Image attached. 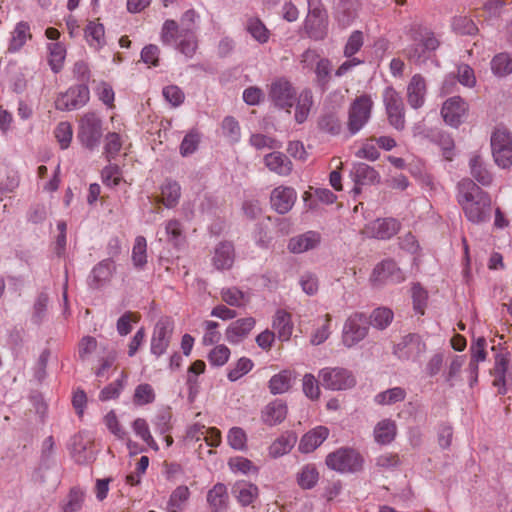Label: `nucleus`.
<instances>
[{"label": "nucleus", "mask_w": 512, "mask_h": 512, "mask_svg": "<svg viewBox=\"0 0 512 512\" xmlns=\"http://www.w3.org/2000/svg\"><path fill=\"white\" fill-rule=\"evenodd\" d=\"M457 189V201L470 222L479 224L490 219L491 198L487 192L469 178H463Z\"/></svg>", "instance_id": "1"}, {"label": "nucleus", "mask_w": 512, "mask_h": 512, "mask_svg": "<svg viewBox=\"0 0 512 512\" xmlns=\"http://www.w3.org/2000/svg\"><path fill=\"white\" fill-rule=\"evenodd\" d=\"M161 40L164 44H175L176 49L186 57H192L198 47L195 31L190 26L179 28L174 20H166L161 30Z\"/></svg>", "instance_id": "2"}, {"label": "nucleus", "mask_w": 512, "mask_h": 512, "mask_svg": "<svg viewBox=\"0 0 512 512\" xmlns=\"http://www.w3.org/2000/svg\"><path fill=\"white\" fill-rule=\"evenodd\" d=\"M410 39L412 44L405 49V53L408 59L415 63L424 62L439 46L434 33L421 25L412 26Z\"/></svg>", "instance_id": "3"}, {"label": "nucleus", "mask_w": 512, "mask_h": 512, "mask_svg": "<svg viewBox=\"0 0 512 512\" xmlns=\"http://www.w3.org/2000/svg\"><path fill=\"white\" fill-rule=\"evenodd\" d=\"M374 100L368 93L356 95L347 111L346 129L350 136L358 134L370 121Z\"/></svg>", "instance_id": "4"}, {"label": "nucleus", "mask_w": 512, "mask_h": 512, "mask_svg": "<svg viewBox=\"0 0 512 512\" xmlns=\"http://www.w3.org/2000/svg\"><path fill=\"white\" fill-rule=\"evenodd\" d=\"M102 119L95 112L84 113L78 121L77 140L83 147L92 151L96 149L102 139Z\"/></svg>", "instance_id": "5"}, {"label": "nucleus", "mask_w": 512, "mask_h": 512, "mask_svg": "<svg viewBox=\"0 0 512 512\" xmlns=\"http://www.w3.org/2000/svg\"><path fill=\"white\" fill-rule=\"evenodd\" d=\"M369 331V321L365 314L354 312L347 317L342 328L341 341L352 348L365 339Z\"/></svg>", "instance_id": "6"}, {"label": "nucleus", "mask_w": 512, "mask_h": 512, "mask_svg": "<svg viewBox=\"0 0 512 512\" xmlns=\"http://www.w3.org/2000/svg\"><path fill=\"white\" fill-rule=\"evenodd\" d=\"M382 101L385 107L388 123L398 131L405 128V106L399 92L393 87H386L382 93Z\"/></svg>", "instance_id": "7"}, {"label": "nucleus", "mask_w": 512, "mask_h": 512, "mask_svg": "<svg viewBox=\"0 0 512 512\" xmlns=\"http://www.w3.org/2000/svg\"><path fill=\"white\" fill-rule=\"evenodd\" d=\"M491 149L495 163L502 168L512 165V133L498 127L491 135Z\"/></svg>", "instance_id": "8"}, {"label": "nucleus", "mask_w": 512, "mask_h": 512, "mask_svg": "<svg viewBox=\"0 0 512 512\" xmlns=\"http://www.w3.org/2000/svg\"><path fill=\"white\" fill-rule=\"evenodd\" d=\"M362 457L360 454L349 448H340L326 457V465L339 472H354L361 468Z\"/></svg>", "instance_id": "9"}, {"label": "nucleus", "mask_w": 512, "mask_h": 512, "mask_svg": "<svg viewBox=\"0 0 512 512\" xmlns=\"http://www.w3.org/2000/svg\"><path fill=\"white\" fill-rule=\"evenodd\" d=\"M89 99L90 91L88 86L86 84L75 85L57 96L55 108L60 111L79 109L86 105Z\"/></svg>", "instance_id": "10"}, {"label": "nucleus", "mask_w": 512, "mask_h": 512, "mask_svg": "<svg viewBox=\"0 0 512 512\" xmlns=\"http://www.w3.org/2000/svg\"><path fill=\"white\" fill-rule=\"evenodd\" d=\"M296 97V91L288 80L278 78L271 83L269 98L275 107L284 109L290 114Z\"/></svg>", "instance_id": "11"}, {"label": "nucleus", "mask_w": 512, "mask_h": 512, "mask_svg": "<svg viewBox=\"0 0 512 512\" xmlns=\"http://www.w3.org/2000/svg\"><path fill=\"white\" fill-rule=\"evenodd\" d=\"M173 329L174 322L170 317H162L157 321L153 330L150 345V350L153 355L159 357L167 351Z\"/></svg>", "instance_id": "12"}, {"label": "nucleus", "mask_w": 512, "mask_h": 512, "mask_svg": "<svg viewBox=\"0 0 512 512\" xmlns=\"http://www.w3.org/2000/svg\"><path fill=\"white\" fill-rule=\"evenodd\" d=\"M404 280L405 275L403 271L391 259L384 260L377 264L370 276V281L377 286L388 283L398 284Z\"/></svg>", "instance_id": "13"}, {"label": "nucleus", "mask_w": 512, "mask_h": 512, "mask_svg": "<svg viewBox=\"0 0 512 512\" xmlns=\"http://www.w3.org/2000/svg\"><path fill=\"white\" fill-rule=\"evenodd\" d=\"M319 377L323 386L330 390H344L355 384L353 375L343 368H323L319 372Z\"/></svg>", "instance_id": "14"}, {"label": "nucleus", "mask_w": 512, "mask_h": 512, "mask_svg": "<svg viewBox=\"0 0 512 512\" xmlns=\"http://www.w3.org/2000/svg\"><path fill=\"white\" fill-rule=\"evenodd\" d=\"M400 229V223L394 218L376 219L361 230V233L369 238L390 239Z\"/></svg>", "instance_id": "15"}, {"label": "nucleus", "mask_w": 512, "mask_h": 512, "mask_svg": "<svg viewBox=\"0 0 512 512\" xmlns=\"http://www.w3.org/2000/svg\"><path fill=\"white\" fill-rule=\"evenodd\" d=\"M468 104L459 96L447 99L441 108V115L444 121L457 128L468 113Z\"/></svg>", "instance_id": "16"}, {"label": "nucleus", "mask_w": 512, "mask_h": 512, "mask_svg": "<svg viewBox=\"0 0 512 512\" xmlns=\"http://www.w3.org/2000/svg\"><path fill=\"white\" fill-rule=\"evenodd\" d=\"M426 350L425 343L417 334H408L395 346L394 353L400 359H418Z\"/></svg>", "instance_id": "17"}, {"label": "nucleus", "mask_w": 512, "mask_h": 512, "mask_svg": "<svg viewBox=\"0 0 512 512\" xmlns=\"http://www.w3.org/2000/svg\"><path fill=\"white\" fill-rule=\"evenodd\" d=\"M297 193L294 188L278 186L271 192L270 202L273 209L280 214L289 212L295 204Z\"/></svg>", "instance_id": "18"}, {"label": "nucleus", "mask_w": 512, "mask_h": 512, "mask_svg": "<svg viewBox=\"0 0 512 512\" xmlns=\"http://www.w3.org/2000/svg\"><path fill=\"white\" fill-rule=\"evenodd\" d=\"M427 85L423 76L415 74L407 85V101L411 108L419 109L425 103Z\"/></svg>", "instance_id": "19"}, {"label": "nucleus", "mask_w": 512, "mask_h": 512, "mask_svg": "<svg viewBox=\"0 0 512 512\" xmlns=\"http://www.w3.org/2000/svg\"><path fill=\"white\" fill-rule=\"evenodd\" d=\"M263 161L269 171L282 177L289 176L293 170L291 160L287 155L279 151L266 154Z\"/></svg>", "instance_id": "20"}, {"label": "nucleus", "mask_w": 512, "mask_h": 512, "mask_svg": "<svg viewBox=\"0 0 512 512\" xmlns=\"http://www.w3.org/2000/svg\"><path fill=\"white\" fill-rule=\"evenodd\" d=\"M321 241V235L316 231H307L301 235L292 237L288 243V250L299 254L316 248Z\"/></svg>", "instance_id": "21"}, {"label": "nucleus", "mask_w": 512, "mask_h": 512, "mask_svg": "<svg viewBox=\"0 0 512 512\" xmlns=\"http://www.w3.org/2000/svg\"><path fill=\"white\" fill-rule=\"evenodd\" d=\"M351 176L355 182V193H360V185H372L379 182V173L365 163H357L353 166Z\"/></svg>", "instance_id": "22"}, {"label": "nucleus", "mask_w": 512, "mask_h": 512, "mask_svg": "<svg viewBox=\"0 0 512 512\" xmlns=\"http://www.w3.org/2000/svg\"><path fill=\"white\" fill-rule=\"evenodd\" d=\"M272 328L280 341H289L294 330L291 314L283 309L277 310L273 317Z\"/></svg>", "instance_id": "23"}, {"label": "nucleus", "mask_w": 512, "mask_h": 512, "mask_svg": "<svg viewBox=\"0 0 512 512\" xmlns=\"http://www.w3.org/2000/svg\"><path fill=\"white\" fill-rule=\"evenodd\" d=\"M329 436V429L325 426H317L305 433L299 443L302 453H311L318 448Z\"/></svg>", "instance_id": "24"}, {"label": "nucleus", "mask_w": 512, "mask_h": 512, "mask_svg": "<svg viewBox=\"0 0 512 512\" xmlns=\"http://www.w3.org/2000/svg\"><path fill=\"white\" fill-rule=\"evenodd\" d=\"M288 408L285 402L276 399L268 403L261 412V420L269 426L282 423L287 416Z\"/></svg>", "instance_id": "25"}, {"label": "nucleus", "mask_w": 512, "mask_h": 512, "mask_svg": "<svg viewBox=\"0 0 512 512\" xmlns=\"http://www.w3.org/2000/svg\"><path fill=\"white\" fill-rule=\"evenodd\" d=\"M32 39L30 24L26 21L16 23L15 27L10 33V40L7 51L9 53L19 52L27 41Z\"/></svg>", "instance_id": "26"}, {"label": "nucleus", "mask_w": 512, "mask_h": 512, "mask_svg": "<svg viewBox=\"0 0 512 512\" xmlns=\"http://www.w3.org/2000/svg\"><path fill=\"white\" fill-rule=\"evenodd\" d=\"M253 317H245L230 323L226 329V338L230 343H238L243 340L255 326Z\"/></svg>", "instance_id": "27"}, {"label": "nucleus", "mask_w": 512, "mask_h": 512, "mask_svg": "<svg viewBox=\"0 0 512 512\" xmlns=\"http://www.w3.org/2000/svg\"><path fill=\"white\" fill-rule=\"evenodd\" d=\"M235 260L234 246L230 242L219 243L214 251L212 258L213 265L218 270L230 269Z\"/></svg>", "instance_id": "28"}, {"label": "nucleus", "mask_w": 512, "mask_h": 512, "mask_svg": "<svg viewBox=\"0 0 512 512\" xmlns=\"http://www.w3.org/2000/svg\"><path fill=\"white\" fill-rule=\"evenodd\" d=\"M232 494L242 506H249L259 496L258 487L247 481H237L232 487Z\"/></svg>", "instance_id": "29"}, {"label": "nucleus", "mask_w": 512, "mask_h": 512, "mask_svg": "<svg viewBox=\"0 0 512 512\" xmlns=\"http://www.w3.org/2000/svg\"><path fill=\"white\" fill-rule=\"evenodd\" d=\"M295 379L294 370L284 369L271 377L268 388L273 395L283 394L290 390Z\"/></svg>", "instance_id": "30"}, {"label": "nucleus", "mask_w": 512, "mask_h": 512, "mask_svg": "<svg viewBox=\"0 0 512 512\" xmlns=\"http://www.w3.org/2000/svg\"><path fill=\"white\" fill-rule=\"evenodd\" d=\"M297 442V436L294 432H285L275 439L268 448L269 456L279 458L288 454Z\"/></svg>", "instance_id": "31"}, {"label": "nucleus", "mask_w": 512, "mask_h": 512, "mask_svg": "<svg viewBox=\"0 0 512 512\" xmlns=\"http://www.w3.org/2000/svg\"><path fill=\"white\" fill-rule=\"evenodd\" d=\"M84 36L90 48L98 51L106 44L103 24L90 21L84 29Z\"/></svg>", "instance_id": "32"}, {"label": "nucleus", "mask_w": 512, "mask_h": 512, "mask_svg": "<svg viewBox=\"0 0 512 512\" xmlns=\"http://www.w3.org/2000/svg\"><path fill=\"white\" fill-rule=\"evenodd\" d=\"M227 487L222 483L215 484L207 493V502L214 512H220L227 508L228 505Z\"/></svg>", "instance_id": "33"}, {"label": "nucleus", "mask_w": 512, "mask_h": 512, "mask_svg": "<svg viewBox=\"0 0 512 512\" xmlns=\"http://www.w3.org/2000/svg\"><path fill=\"white\" fill-rule=\"evenodd\" d=\"M360 8V0H340L336 9L337 20L343 25L348 26L356 18Z\"/></svg>", "instance_id": "34"}, {"label": "nucleus", "mask_w": 512, "mask_h": 512, "mask_svg": "<svg viewBox=\"0 0 512 512\" xmlns=\"http://www.w3.org/2000/svg\"><path fill=\"white\" fill-rule=\"evenodd\" d=\"M295 104V121L299 124H302L307 120L313 105L312 92L308 89L301 91L300 94L296 97Z\"/></svg>", "instance_id": "35"}, {"label": "nucleus", "mask_w": 512, "mask_h": 512, "mask_svg": "<svg viewBox=\"0 0 512 512\" xmlns=\"http://www.w3.org/2000/svg\"><path fill=\"white\" fill-rule=\"evenodd\" d=\"M397 433L396 423L391 419H383L374 428V439L379 444H389Z\"/></svg>", "instance_id": "36"}, {"label": "nucleus", "mask_w": 512, "mask_h": 512, "mask_svg": "<svg viewBox=\"0 0 512 512\" xmlns=\"http://www.w3.org/2000/svg\"><path fill=\"white\" fill-rule=\"evenodd\" d=\"M48 64L54 73H59L63 67L66 58V47L63 43L54 42L47 46Z\"/></svg>", "instance_id": "37"}, {"label": "nucleus", "mask_w": 512, "mask_h": 512, "mask_svg": "<svg viewBox=\"0 0 512 512\" xmlns=\"http://www.w3.org/2000/svg\"><path fill=\"white\" fill-rule=\"evenodd\" d=\"M190 498V490L185 485L176 487L167 502L168 512H182Z\"/></svg>", "instance_id": "38"}, {"label": "nucleus", "mask_w": 512, "mask_h": 512, "mask_svg": "<svg viewBox=\"0 0 512 512\" xmlns=\"http://www.w3.org/2000/svg\"><path fill=\"white\" fill-rule=\"evenodd\" d=\"M470 173L473 178L483 186L492 182V174L486 169L480 155H472L469 160Z\"/></svg>", "instance_id": "39"}, {"label": "nucleus", "mask_w": 512, "mask_h": 512, "mask_svg": "<svg viewBox=\"0 0 512 512\" xmlns=\"http://www.w3.org/2000/svg\"><path fill=\"white\" fill-rule=\"evenodd\" d=\"M192 438L199 440V435H204V440L208 446L218 447L221 444V431L216 427L206 429L205 426L194 425L189 430Z\"/></svg>", "instance_id": "40"}, {"label": "nucleus", "mask_w": 512, "mask_h": 512, "mask_svg": "<svg viewBox=\"0 0 512 512\" xmlns=\"http://www.w3.org/2000/svg\"><path fill=\"white\" fill-rule=\"evenodd\" d=\"M246 31L260 44L267 43L270 38V31L265 24L257 17H250L245 24Z\"/></svg>", "instance_id": "41"}, {"label": "nucleus", "mask_w": 512, "mask_h": 512, "mask_svg": "<svg viewBox=\"0 0 512 512\" xmlns=\"http://www.w3.org/2000/svg\"><path fill=\"white\" fill-rule=\"evenodd\" d=\"M181 195L180 185L175 181H166L161 187L160 201L167 207L172 208L177 205Z\"/></svg>", "instance_id": "42"}, {"label": "nucleus", "mask_w": 512, "mask_h": 512, "mask_svg": "<svg viewBox=\"0 0 512 512\" xmlns=\"http://www.w3.org/2000/svg\"><path fill=\"white\" fill-rule=\"evenodd\" d=\"M220 296L223 302L234 307H242L249 301V296L235 286L223 288Z\"/></svg>", "instance_id": "43"}, {"label": "nucleus", "mask_w": 512, "mask_h": 512, "mask_svg": "<svg viewBox=\"0 0 512 512\" xmlns=\"http://www.w3.org/2000/svg\"><path fill=\"white\" fill-rule=\"evenodd\" d=\"M406 390L402 387H394L375 395L374 401L378 405H393L402 402L406 398Z\"/></svg>", "instance_id": "44"}, {"label": "nucleus", "mask_w": 512, "mask_h": 512, "mask_svg": "<svg viewBox=\"0 0 512 512\" xmlns=\"http://www.w3.org/2000/svg\"><path fill=\"white\" fill-rule=\"evenodd\" d=\"M304 28L310 38L321 40L327 34V19L306 17Z\"/></svg>", "instance_id": "45"}, {"label": "nucleus", "mask_w": 512, "mask_h": 512, "mask_svg": "<svg viewBox=\"0 0 512 512\" xmlns=\"http://www.w3.org/2000/svg\"><path fill=\"white\" fill-rule=\"evenodd\" d=\"M134 433L141 438L151 449L158 451L159 447L157 442L151 435L148 422L144 418H137L132 423Z\"/></svg>", "instance_id": "46"}, {"label": "nucleus", "mask_w": 512, "mask_h": 512, "mask_svg": "<svg viewBox=\"0 0 512 512\" xmlns=\"http://www.w3.org/2000/svg\"><path fill=\"white\" fill-rule=\"evenodd\" d=\"M393 317L394 314L391 309L387 307L376 308L370 315L369 326L372 325L374 328L383 330L391 324Z\"/></svg>", "instance_id": "47"}, {"label": "nucleus", "mask_w": 512, "mask_h": 512, "mask_svg": "<svg viewBox=\"0 0 512 512\" xmlns=\"http://www.w3.org/2000/svg\"><path fill=\"white\" fill-rule=\"evenodd\" d=\"M491 69L499 77L507 76L512 72V58L507 53L495 55L491 61Z\"/></svg>", "instance_id": "48"}, {"label": "nucleus", "mask_w": 512, "mask_h": 512, "mask_svg": "<svg viewBox=\"0 0 512 512\" xmlns=\"http://www.w3.org/2000/svg\"><path fill=\"white\" fill-rule=\"evenodd\" d=\"M113 272V262L110 260H104L97 264L92 272L91 279L96 286L101 285L110 279Z\"/></svg>", "instance_id": "49"}, {"label": "nucleus", "mask_w": 512, "mask_h": 512, "mask_svg": "<svg viewBox=\"0 0 512 512\" xmlns=\"http://www.w3.org/2000/svg\"><path fill=\"white\" fill-rule=\"evenodd\" d=\"M319 474L313 465L304 466L297 475V482L303 489H311L318 482Z\"/></svg>", "instance_id": "50"}, {"label": "nucleus", "mask_w": 512, "mask_h": 512, "mask_svg": "<svg viewBox=\"0 0 512 512\" xmlns=\"http://www.w3.org/2000/svg\"><path fill=\"white\" fill-rule=\"evenodd\" d=\"M85 500V492L79 487L70 490L67 501L63 506V512H79Z\"/></svg>", "instance_id": "51"}, {"label": "nucleus", "mask_w": 512, "mask_h": 512, "mask_svg": "<svg viewBox=\"0 0 512 512\" xmlns=\"http://www.w3.org/2000/svg\"><path fill=\"white\" fill-rule=\"evenodd\" d=\"M332 316L330 314H325L321 319V325L314 330L311 335L310 342L312 345H320L324 343L330 336V326H331Z\"/></svg>", "instance_id": "52"}, {"label": "nucleus", "mask_w": 512, "mask_h": 512, "mask_svg": "<svg viewBox=\"0 0 512 512\" xmlns=\"http://www.w3.org/2000/svg\"><path fill=\"white\" fill-rule=\"evenodd\" d=\"M155 392L148 383L139 384L134 391L133 403L138 406H144L154 402Z\"/></svg>", "instance_id": "53"}, {"label": "nucleus", "mask_w": 512, "mask_h": 512, "mask_svg": "<svg viewBox=\"0 0 512 512\" xmlns=\"http://www.w3.org/2000/svg\"><path fill=\"white\" fill-rule=\"evenodd\" d=\"M54 136L61 149H67L70 146L73 137L72 125L67 121H62L54 129Z\"/></svg>", "instance_id": "54"}, {"label": "nucleus", "mask_w": 512, "mask_h": 512, "mask_svg": "<svg viewBox=\"0 0 512 512\" xmlns=\"http://www.w3.org/2000/svg\"><path fill=\"white\" fill-rule=\"evenodd\" d=\"M453 30L461 35H475L478 32V27L467 16H456L452 21Z\"/></svg>", "instance_id": "55"}, {"label": "nucleus", "mask_w": 512, "mask_h": 512, "mask_svg": "<svg viewBox=\"0 0 512 512\" xmlns=\"http://www.w3.org/2000/svg\"><path fill=\"white\" fill-rule=\"evenodd\" d=\"M147 242L143 236H138L132 249L133 264L137 268H142L147 262Z\"/></svg>", "instance_id": "56"}, {"label": "nucleus", "mask_w": 512, "mask_h": 512, "mask_svg": "<svg viewBox=\"0 0 512 512\" xmlns=\"http://www.w3.org/2000/svg\"><path fill=\"white\" fill-rule=\"evenodd\" d=\"M227 442L234 450L243 451L247 448V434L241 427H232L228 431Z\"/></svg>", "instance_id": "57"}, {"label": "nucleus", "mask_w": 512, "mask_h": 512, "mask_svg": "<svg viewBox=\"0 0 512 512\" xmlns=\"http://www.w3.org/2000/svg\"><path fill=\"white\" fill-rule=\"evenodd\" d=\"M98 99L108 108H114L115 93L112 86L106 81H100L94 88Z\"/></svg>", "instance_id": "58"}, {"label": "nucleus", "mask_w": 512, "mask_h": 512, "mask_svg": "<svg viewBox=\"0 0 512 512\" xmlns=\"http://www.w3.org/2000/svg\"><path fill=\"white\" fill-rule=\"evenodd\" d=\"M140 314L127 311L117 321L116 329L120 336H126L132 331V324L140 321Z\"/></svg>", "instance_id": "59"}, {"label": "nucleus", "mask_w": 512, "mask_h": 512, "mask_svg": "<svg viewBox=\"0 0 512 512\" xmlns=\"http://www.w3.org/2000/svg\"><path fill=\"white\" fill-rule=\"evenodd\" d=\"M250 144L257 150L263 149H279L282 147L281 142L275 138L269 137L264 134H252L249 139Z\"/></svg>", "instance_id": "60"}, {"label": "nucleus", "mask_w": 512, "mask_h": 512, "mask_svg": "<svg viewBox=\"0 0 512 512\" xmlns=\"http://www.w3.org/2000/svg\"><path fill=\"white\" fill-rule=\"evenodd\" d=\"M486 344L485 338L479 337L470 347V367L475 371L478 369V363L486 359Z\"/></svg>", "instance_id": "61"}, {"label": "nucleus", "mask_w": 512, "mask_h": 512, "mask_svg": "<svg viewBox=\"0 0 512 512\" xmlns=\"http://www.w3.org/2000/svg\"><path fill=\"white\" fill-rule=\"evenodd\" d=\"M253 366L254 364L251 359L247 357H242L236 362L234 367L229 369L227 377L232 382L237 381L238 379L249 373L252 370Z\"/></svg>", "instance_id": "62"}, {"label": "nucleus", "mask_w": 512, "mask_h": 512, "mask_svg": "<svg viewBox=\"0 0 512 512\" xmlns=\"http://www.w3.org/2000/svg\"><path fill=\"white\" fill-rule=\"evenodd\" d=\"M302 390L310 400H318L320 397V387L317 379L311 373H307L302 379Z\"/></svg>", "instance_id": "63"}, {"label": "nucleus", "mask_w": 512, "mask_h": 512, "mask_svg": "<svg viewBox=\"0 0 512 512\" xmlns=\"http://www.w3.org/2000/svg\"><path fill=\"white\" fill-rule=\"evenodd\" d=\"M374 142H376V138L375 137H371V138L366 139L362 143L361 148H359L356 151V153H355L356 157L367 159L369 161L377 160L379 158V156H380V153H379V151H378V149L376 147V144Z\"/></svg>", "instance_id": "64"}]
</instances>
